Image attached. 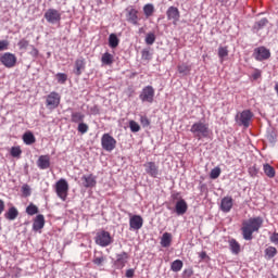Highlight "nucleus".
<instances>
[{"label":"nucleus","mask_w":278,"mask_h":278,"mask_svg":"<svg viewBox=\"0 0 278 278\" xmlns=\"http://www.w3.org/2000/svg\"><path fill=\"white\" fill-rule=\"evenodd\" d=\"M264 225L262 217H251L242 223L241 231L243 240H253V233L260 231Z\"/></svg>","instance_id":"1"},{"label":"nucleus","mask_w":278,"mask_h":278,"mask_svg":"<svg viewBox=\"0 0 278 278\" xmlns=\"http://www.w3.org/2000/svg\"><path fill=\"white\" fill-rule=\"evenodd\" d=\"M191 134L197 138V140H203V138H210L212 130L210 129V124L205 122H195L190 128Z\"/></svg>","instance_id":"2"},{"label":"nucleus","mask_w":278,"mask_h":278,"mask_svg":"<svg viewBox=\"0 0 278 278\" xmlns=\"http://www.w3.org/2000/svg\"><path fill=\"white\" fill-rule=\"evenodd\" d=\"M253 121V112L251 110H244L236 115V123L241 127L248 128Z\"/></svg>","instance_id":"3"},{"label":"nucleus","mask_w":278,"mask_h":278,"mask_svg":"<svg viewBox=\"0 0 278 278\" xmlns=\"http://www.w3.org/2000/svg\"><path fill=\"white\" fill-rule=\"evenodd\" d=\"M96 244L99 247H110L112 242H114V239H112V235L105 230H100L96 235Z\"/></svg>","instance_id":"4"},{"label":"nucleus","mask_w":278,"mask_h":278,"mask_svg":"<svg viewBox=\"0 0 278 278\" xmlns=\"http://www.w3.org/2000/svg\"><path fill=\"white\" fill-rule=\"evenodd\" d=\"M55 192L59 199L62 201H66L68 197V181L66 179L61 178L56 184H55Z\"/></svg>","instance_id":"5"},{"label":"nucleus","mask_w":278,"mask_h":278,"mask_svg":"<svg viewBox=\"0 0 278 278\" xmlns=\"http://www.w3.org/2000/svg\"><path fill=\"white\" fill-rule=\"evenodd\" d=\"M60 101H62L60 93L52 91L46 97V108L48 110H55L60 106Z\"/></svg>","instance_id":"6"},{"label":"nucleus","mask_w":278,"mask_h":278,"mask_svg":"<svg viewBox=\"0 0 278 278\" xmlns=\"http://www.w3.org/2000/svg\"><path fill=\"white\" fill-rule=\"evenodd\" d=\"M101 147L104 151L112 153V151L116 149V139H114L110 134H104L101 137Z\"/></svg>","instance_id":"7"},{"label":"nucleus","mask_w":278,"mask_h":278,"mask_svg":"<svg viewBox=\"0 0 278 278\" xmlns=\"http://www.w3.org/2000/svg\"><path fill=\"white\" fill-rule=\"evenodd\" d=\"M47 23H50V25H58L62 21V13L58 11L56 9H48L43 15Z\"/></svg>","instance_id":"8"},{"label":"nucleus","mask_w":278,"mask_h":278,"mask_svg":"<svg viewBox=\"0 0 278 278\" xmlns=\"http://www.w3.org/2000/svg\"><path fill=\"white\" fill-rule=\"evenodd\" d=\"M154 97L155 89H153V86H146L139 94V99L142 103H153Z\"/></svg>","instance_id":"9"},{"label":"nucleus","mask_w":278,"mask_h":278,"mask_svg":"<svg viewBox=\"0 0 278 278\" xmlns=\"http://www.w3.org/2000/svg\"><path fill=\"white\" fill-rule=\"evenodd\" d=\"M253 58L256 62H264L270 59V50L264 46L254 49Z\"/></svg>","instance_id":"10"},{"label":"nucleus","mask_w":278,"mask_h":278,"mask_svg":"<svg viewBox=\"0 0 278 278\" xmlns=\"http://www.w3.org/2000/svg\"><path fill=\"white\" fill-rule=\"evenodd\" d=\"M143 168L147 175H149L153 179H157V177H160V166H157L155 162L150 161L144 163Z\"/></svg>","instance_id":"11"},{"label":"nucleus","mask_w":278,"mask_h":278,"mask_svg":"<svg viewBox=\"0 0 278 278\" xmlns=\"http://www.w3.org/2000/svg\"><path fill=\"white\" fill-rule=\"evenodd\" d=\"M0 62L5 68H14V66H16V55L5 52L0 56Z\"/></svg>","instance_id":"12"},{"label":"nucleus","mask_w":278,"mask_h":278,"mask_svg":"<svg viewBox=\"0 0 278 278\" xmlns=\"http://www.w3.org/2000/svg\"><path fill=\"white\" fill-rule=\"evenodd\" d=\"M144 225V219L140 215H131L129 218L130 231H140Z\"/></svg>","instance_id":"13"},{"label":"nucleus","mask_w":278,"mask_h":278,"mask_svg":"<svg viewBox=\"0 0 278 278\" xmlns=\"http://www.w3.org/2000/svg\"><path fill=\"white\" fill-rule=\"evenodd\" d=\"M129 260V254L127 252H122L116 254V260L114 261V266L116 270H123Z\"/></svg>","instance_id":"14"},{"label":"nucleus","mask_w":278,"mask_h":278,"mask_svg":"<svg viewBox=\"0 0 278 278\" xmlns=\"http://www.w3.org/2000/svg\"><path fill=\"white\" fill-rule=\"evenodd\" d=\"M166 16L167 21H173V24L177 25L180 17L179 9L177 7H169L166 11Z\"/></svg>","instance_id":"15"},{"label":"nucleus","mask_w":278,"mask_h":278,"mask_svg":"<svg viewBox=\"0 0 278 278\" xmlns=\"http://www.w3.org/2000/svg\"><path fill=\"white\" fill-rule=\"evenodd\" d=\"M233 207V198L230 195L224 197L220 202V210L225 214H229L231 212V208Z\"/></svg>","instance_id":"16"},{"label":"nucleus","mask_w":278,"mask_h":278,"mask_svg":"<svg viewBox=\"0 0 278 278\" xmlns=\"http://www.w3.org/2000/svg\"><path fill=\"white\" fill-rule=\"evenodd\" d=\"M84 188H94L97 186V176L89 174L81 177Z\"/></svg>","instance_id":"17"},{"label":"nucleus","mask_w":278,"mask_h":278,"mask_svg":"<svg viewBox=\"0 0 278 278\" xmlns=\"http://www.w3.org/2000/svg\"><path fill=\"white\" fill-rule=\"evenodd\" d=\"M127 15L126 18L128 23H131V25H138V10L134 9V7L126 9Z\"/></svg>","instance_id":"18"},{"label":"nucleus","mask_w":278,"mask_h":278,"mask_svg":"<svg viewBox=\"0 0 278 278\" xmlns=\"http://www.w3.org/2000/svg\"><path fill=\"white\" fill-rule=\"evenodd\" d=\"M38 168L40 170H47V168L51 167V156L49 155H40L37 161Z\"/></svg>","instance_id":"19"},{"label":"nucleus","mask_w":278,"mask_h":278,"mask_svg":"<svg viewBox=\"0 0 278 278\" xmlns=\"http://www.w3.org/2000/svg\"><path fill=\"white\" fill-rule=\"evenodd\" d=\"M175 210L178 216H184V214L188 212V203L186 202V200L181 199L177 201Z\"/></svg>","instance_id":"20"},{"label":"nucleus","mask_w":278,"mask_h":278,"mask_svg":"<svg viewBox=\"0 0 278 278\" xmlns=\"http://www.w3.org/2000/svg\"><path fill=\"white\" fill-rule=\"evenodd\" d=\"M86 70V61L84 60V58L77 59L75 61V75L79 76L81 75V73H84V71Z\"/></svg>","instance_id":"21"},{"label":"nucleus","mask_w":278,"mask_h":278,"mask_svg":"<svg viewBox=\"0 0 278 278\" xmlns=\"http://www.w3.org/2000/svg\"><path fill=\"white\" fill-rule=\"evenodd\" d=\"M45 227V215H37L34 223H33V229L34 231H40Z\"/></svg>","instance_id":"22"},{"label":"nucleus","mask_w":278,"mask_h":278,"mask_svg":"<svg viewBox=\"0 0 278 278\" xmlns=\"http://www.w3.org/2000/svg\"><path fill=\"white\" fill-rule=\"evenodd\" d=\"M85 118H86V114L79 111L72 112L71 114L72 123H76V124L84 123Z\"/></svg>","instance_id":"23"},{"label":"nucleus","mask_w":278,"mask_h":278,"mask_svg":"<svg viewBox=\"0 0 278 278\" xmlns=\"http://www.w3.org/2000/svg\"><path fill=\"white\" fill-rule=\"evenodd\" d=\"M172 242H173V235H170L169 232H164L161 238V247H163V249H168Z\"/></svg>","instance_id":"24"},{"label":"nucleus","mask_w":278,"mask_h":278,"mask_svg":"<svg viewBox=\"0 0 278 278\" xmlns=\"http://www.w3.org/2000/svg\"><path fill=\"white\" fill-rule=\"evenodd\" d=\"M4 218H7V220H16V218H18V210L15 206L10 207L4 214Z\"/></svg>","instance_id":"25"},{"label":"nucleus","mask_w":278,"mask_h":278,"mask_svg":"<svg viewBox=\"0 0 278 278\" xmlns=\"http://www.w3.org/2000/svg\"><path fill=\"white\" fill-rule=\"evenodd\" d=\"M177 71L184 77L188 76V74L192 71V66L188 63H181L177 66Z\"/></svg>","instance_id":"26"},{"label":"nucleus","mask_w":278,"mask_h":278,"mask_svg":"<svg viewBox=\"0 0 278 278\" xmlns=\"http://www.w3.org/2000/svg\"><path fill=\"white\" fill-rule=\"evenodd\" d=\"M143 14L146 18H151V16L155 14V5H153V3L143 5Z\"/></svg>","instance_id":"27"},{"label":"nucleus","mask_w":278,"mask_h":278,"mask_svg":"<svg viewBox=\"0 0 278 278\" xmlns=\"http://www.w3.org/2000/svg\"><path fill=\"white\" fill-rule=\"evenodd\" d=\"M119 43L121 39H118V36H116V34H111L109 36V47L111 49H116V47H118Z\"/></svg>","instance_id":"28"},{"label":"nucleus","mask_w":278,"mask_h":278,"mask_svg":"<svg viewBox=\"0 0 278 278\" xmlns=\"http://www.w3.org/2000/svg\"><path fill=\"white\" fill-rule=\"evenodd\" d=\"M229 249L233 255H238L240 253V243L236 239H230Z\"/></svg>","instance_id":"29"},{"label":"nucleus","mask_w":278,"mask_h":278,"mask_svg":"<svg viewBox=\"0 0 278 278\" xmlns=\"http://www.w3.org/2000/svg\"><path fill=\"white\" fill-rule=\"evenodd\" d=\"M266 25H268V18L263 17L258 22H255V24L253 25V31H260V29H264Z\"/></svg>","instance_id":"30"},{"label":"nucleus","mask_w":278,"mask_h":278,"mask_svg":"<svg viewBox=\"0 0 278 278\" xmlns=\"http://www.w3.org/2000/svg\"><path fill=\"white\" fill-rule=\"evenodd\" d=\"M101 62L106 66H111V64H114V55L110 54V52H105L102 54Z\"/></svg>","instance_id":"31"},{"label":"nucleus","mask_w":278,"mask_h":278,"mask_svg":"<svg viewBox=\"0 0 278 278\" xmlns=\"http://www.w3.org/2000/svg\"><path fill=\"white\" fill-rule=\"evenodd\" d=\"M23 141L24 144H34V142H36V137L31 131H28L23 135Z\"/></svg>","instance_id":"32"},{"label":"nucleus","mask_w":278,"mask_h":278,"mask_svg":"<svg viewBox=\"0 0 278 278\" xmlns=\"http://www.w3.org/2000/svg\"><path fill=\"white\" fill-rule=\"evenodd\" d=\"M263 170H264L265 175L269 177V179H273V177H275V175H276L275 167L270 166L269 164H264Z\"/></svg>","instance_id":"33"},{"label":"nucleus","mask_w":278,"mask_h":278,"mask_svg":"<svg viewBox=\"0 0 278 278\" xmlns=\"http://www.w3.org/2000/svg\"><path fill=\"white\" fill-rule=\"evenodd\" d=\"M229 55V50L227 49V47H219L218 48V58H219V62L223 64V62H225V58H227Z\"/></svg>","instance_id":"34"},{"label":"nucleus","mask_w":278,"mask_h":278,"mask_svg":"<svg viewBox=\"0 0 278 278\" xmlns=\"http://www.w3.org/2000/svg\"><path fill=\"white\" fill-rule=\"evenodd\" d=\"M181 268H184V262L181 260H176L170 265V270H173V273H179Z\"/></svg>","instance_id":"35"},{"label":"nucleus","mask_w":278,"mask_h":278,"mask_svg":"<svg viewBox=\"0 0 278 278\" xmlns=\"http://www.w3.org/2000/svg\"><path fill=\"white\" fill-rule=\"evenodd\" d=\"M11 157H16L17 160L23 155V150H21V147H12L10 150Z\"/></svg>","instance_id":"36"},{"label":"nucleus","mask_w":278,"mask_h":278,"mask_svg":"<svg viewBox=\"0 0 278 278\" xmlns=\"http://www.w3.org/2000/svg\"><path fill=\"white\" fill-rule=\"evenodd\" d=\"M275 255H277V248L268 247L265 249V257H267V260H273Z\"/></svg>","instance_id":"37"},{"label":"nucleus","mask_w":278,"mask_h":278,"mask_svg":"<svg viewBox=\"0 0 278 278\" xmlns=\"http://www.w3.org/2000/svg\"><path fill=\"white\" fill-rule=\"evenodd\" d=\"M88 129H90V127L88 126V124L84 123V122H80L78 124V127H77V131L79 134H88Z\"/></svg>","instance_id":"38"},{"label":"nucleus","mask_w":278,"mask_h":278,"mask_svg":"<svg viewBox=\"0 0 278 278\" xmlns=\"http://www.w3.org/2000/svg\"><path fill=\"white\" fill-rule=\"evenodd\" d=\"M26 214H28V216H34L35 214H38V206L29 204L26 207Z\"/></svg>","instance_id":"39"},{"label":"nucleus","mask_w":278,"mask_h":278,"mask_svg":"<svg viewBox=\"0 0 278 278\" xmlns=\"http://www.w3.org/2000/svg\"><path fill=\"white\" fill-rule=\"evenodd\" d=\"M129 128L132 134H138V131H140V124H138L136 121H130Z\"/></svg>","instance_id":"40"},{"label":"nucleus","mask_w":278,"mask_h":278,"mask_svg":"<svg viewBox=\"0 0 278 278\" xmlns=\"http://www.w3.org/2000/svg\"><path fill=\"white\" fill-rule=\"evenodd\" d=\"M154 42H155V33H148L146 35V45L151 46V45H154Z\"/></svg>","instance_id":"41"},{"label":"nucleus","mask_w":278,"mask_h":278,"mask_svg":"<svg viewBox=\"0 0 278 278\" xmlns=\"http://www.w3.org/2000/svg\"><path fill=\"white\" fill-rule=\"evenodd\" d=\"M58 83L59 84H66L67 79H68V75L64 74V73H58L55 75Z\"/></svg>","instance_id":"42"},{"label":"nucleus","mask_w":278,"mask_h":278,"mask_svg":"<svg viewBox=\"0 0 278 278\" xmlns=\"http://www.w3.org/2000/svg\"><path fill=\"white\" fill-rule=\"evenodd\" d=\"M220 173H222L220 167L213 168L210 173L211 179H218V177H220Z\"/></svg>","instance_id":"43"},{"label":"nucleus","mask_w":278,"mask_h":278,"mask_svg":"<svg viewBox=\"0 0 278 278\" xmlns=\"http://www.w3.org/2000/svg\"><path fill=\"white\" fill-rule=\"evenodd\" d=\"M22 193L24 197H31V187H29V185H27V184L23 185Z\"/></svg>","instance_id":"44"},{"label":"nucleus","mask_w":278,"mask_h":278,"mask_svg":"<svg viewBox=\"0 0 278 278\" xmlns=\"http://www.w3.org/2000/svg\"><path fill=\"white\" fill-rule=\"evenodd\" d=\"M17 46L20 49H27L29 47V41L26 39H22L18 41Z\"/></svg>","instance_id":"45"},{"label":"nucleus","mask_w":278,"mask_h":278,"mask_svg":"<svg viewBox=\"0 0 278 278\" xmlns=\"http://www.w3.org/2000/svg\"><path fill=\"white\" fill-rule=\"evenodd\" d=\"M8 47H10V42L8 40L0 41V51H8Z\"/></svg>","instance_id":"46"},{"label":"nucleus","mask_w":278,"mask_h":278,"mask_svg":"<svg viewBox=\"0 0 278 278\" xmlns=\"http://www.w3.org/2000/svg\"><path fill=\"white\" fill-rule=\"evenodd\" d=\"M140 123L143 127H149V125H151V122L149 121V117H147V116H141Z\"/></svg>","instance_id":"47"},{"label":"nucleus","mask_w":278,"mask_h":278,"mask_svg":"<svg viewBox=\"0 0 278 278\" xmlns=\"http://www.w3.org/2000/svg\"><path fill=\"white\" fill-rule=\"evenodd\" d=\"M104 262H105V257H103V256L93 258V264H96V266H101V264H103Z\"/></svg>","instance_id":"48"},{"label":"nucleus","mask_w":278,"mask_h":278,"mask_svg":"<svg viewBox=\"0 0 278 278\" xmlns=\"http://www.w3.org/2000/svg\"><path fill=\"white\" fill-rule=\"evenodd\" d=\"M261 77H262V71L254 70V72L252 74V78L254 79V81H256V79H260Z\"/></svg>","instance_id":"49"},{"label":"nucleus","mask_w":278,"mask_h":278,"mask_svg":"<svg viewBox=\"0 0 278 278\" xmlns=\"http://www.w3.org/2000/svg\"><path fill=\"white\" fill-rule=\"evenodd\" d=\"M270 242H273V244H278V233L277 232H274L270 236Z\"/></svg>","instance_id":"50"},{"label":"nucleus","mask_w":278,"mask_h":278,"mask_svg":"<svg viewBox=\"0 0 278 278\" xmlns=\"http://www.w3.org/2000/svg\"><path fill=\"white\" fill-rule=\"evenodd\" d=\"M142 58L143 60H149V58H151V52H149V50H143Z\"/></svg>","instance_id":"51"},{"label":"nucleus","mask_w":278,"mask_h":278,"mask_svg":"<svg viewBox=\"0 0 278 278\" xmlns=\"http://www.w3.org/2000/svg\"><path fill=\"white\" fill-rule=\"evenodd\" d=\"M136 270L135 269H127L126 270V277L127 278H134Z\"/></svg>","instance_id":"52"},{"label":"nucleus","mask_w":278,"mask_h":278,"mask_svg":"<svg viewBox=\"0 0 278 278\" xmlns=\"http://www.w3.org/2000/svg\"><path fill=\"white\" fill-rule=\"evenodd\" d=\"M3 210H5V202H3V200H0V215L3 214Z\"/></svg>","instance_id":"53"},{"label":"nucleus","mask_w":278,"mask_h":278,"mask_svg":"<svg viewBox=\"0 0 278 278\" xmlns=\"http://www.w3.org/2000/svg\"><path fill=\"white\" fill-rule=\"evenodd\" d=\"M91 112H92V114H99V108L98 106H93L91 109Z\"/></svg>","instance_id":"54"},{"label":"nucleus","mask_w":278,"mask_h":278,"mask_svg":"<svg viewBox=\"0 0 278 278\" xmlns=\"http://www.w3.org/2000/svg\"><path fill=\"white\" fill-rule=\"evenodd\" d=\"M31 55L36 56L38 55V49H36L35 47H33V51L30 52Z\"/></svg>","instance_id":"55"},{"label":"nucleus","mask_w":278,"mask_h":278,"mask_svg":"<svg viewBox=\"0 0 278 278\" xmlns=\"http://www.w3.org/2000/svg\"><path fill=\"white\" fill-rule=\"evenodd\" d=\"M205 257H207V253L201 252V253H200V258H201V260H205Z\"/></svg>","instance_id":"56"},{"label":"nucleus","mask_w":278,"mask_h":278,"mask_svg":"<svg viewBox=\"0 0 278 278\" xmlns=\"http://www.w3.org/2000/svg\"><path fill=\"white\" fill-rule=\"evenodd\" d=\"M0 260H1V256H0Z\"/></svg>","instance_id":"57"}]
</instances>
